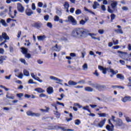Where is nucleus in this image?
<instances>
[{
    "label": "nucleus",
    "mask_w": 131,
    "mask_h": 131,
    "mask_svg": "<svg viewBox=\"0 0 131 131\" xmlns=\"http://www.w3.org/2000/svg\"><path fill=\"white\" fill-rule=\"evenodd\" d=\"M23 72H24V75H25L26 76H29L30 74H29V72L28 71L25 69L24 70Z\"/></svg>",
    "instance_id": "nucleus-31"
},
{
    "label": "nucleus",
    "mask_w": 131,
    "mask_h": 131,
    "mask_svg": "<svg viewBox=\"0 0 131 131\" xmlns=\"http://www.w3.org/2000/svg\"><path fill=\"white\" fill-rule=\"evenodd\" d=\"M115 17H116L115 14H112L111 15V20H114V19H115Z\"/></svg>",
    "instance_id": "nucleus-58"
},
{
    "label": "nucleus",
    "mask_w": 131,
    "mask_h": 131,
    "mask_svg": "<svg viewBox=\"0 0 131 131\" xmlns=\"http://www.w3.org/2000/svg\"><path fill=\"white\" fill-rule=\"evenodd\" d=\"M17 77H18V78H20V79L23 78V74H22V73H20L19 74V75L18 76H17Z\"/></svg>",
    "instance_id": "nucleus-62"
},
{
    "label": "nucleus",
    "mask_w": 131,
    "mask_h": 131,
    "mask_svg": "<svg viewBox=\"0 0 131 131\" xmlns=\"http://www.w3.org/2000/svg\"><path fill=\"white\" fill-rule=\"evenodd\" d=\"M35 80H37V81H39V82H42V80H41L39 77H37L36 76V77H35V78L34 79Z\"/></svg>",
    "instance_id": "nucleus-40"
},
{
    "label": "nucleus",
    "mask_w": 131,
    "mask_h": 131,
    "mask_svg": "<svg viewBox=\"0 0 131 131\" xmlns=\"http://www.w3.org/2000/svg\"><path fill=\"white\" fill-rule=\"evenodd\" d=\"M100 5L99 4V3H98V2H94V4L93 5V8L94 9H97V8H98V6H99Z\"/></svg>",
    "instance_id": "nucleus-27"
},
{
    "label": "nucleus",
    "mask_w": 131,
    "mask_h": 131,
    "mask_svg": "<svg viewBox=\"0 0 131 131\" xmlns=\"http://www.w3.org/2000/svg\"><path fill=\"white\" fill-rule=\"evenodd\" d=\"M86 33V30L82 28H75L72 31L71 36L74 38H81Z\"/></svg>",
    "instance_id": "nucleus-1"
},
{
    "label": "nucleus",
    "mask_w": 131,
    "mask_h": 131,
    "mask_svg": "<svg viewBox=\"0 0 131 131\" xmlns=\"http://www.w3.org/2000/svg\"><path fill=\"white\" fill-rule=\"evenodd\" d=\"M114 100H115V98H113L112 100V97H110L106 98V102H112V101H114Z\"/></svg>",
    "instance_id": "nucleus-36"
},
{
    "label": "nucleus",
    "mask_w": 131,
    "mask_h": 131,
    "mask_svg": "<svg viewBox=\"0 0 131 131\" xmlns=\"http://www.w3.org/2000/svg\"><path fill=\"white\" fill-rule=\"evenodd\" d=\"M90 36H91L92 38H93L94 39H97V38H96L95 36H96V34L95 33H89L88 34Z\"/></svg>",
    "instance_id": "nucleus-34"
},
{
    "label": "nucleus",
    "mask_w": 131,
    "mask_h": 131,
    "mask_svg": "<svg viewBox=\"0 0 131 131\" xmlns=\"http://www.w3.org/2000/svg\"><path fill=\"white\" fill-rule=\"evenodd\" d=\"M47 92L48 94H49V95H51L53 94V93H54V90H53V87L52 86L49 87L47 90Z\"/></svg>",
    "instance_id": "nucleus-17"
},
{
    "label": "nucleus",
    "mask_w": 131,
    "mask_h": 131,
    "mask_svg": "<svg viewBox=\"0 0 131 131\" xmlns=\"http://www.w3.org/2000/svg\"><path fill=\"white\" fill-rule=\"evenodd\" d=\"M49 110H50V108L49 107H47L46 110L42 108L40 109V111H41L42 112H49Z\"/></svg>",
    "instance_id": "nucleus-39"
},
{
    "label": "nucleus",
    "mask_w": 131,
    "mask_h": 131,
    "mask_svg": "<svg viewBox=\"0 0 131 131\" xmlns=\"http://www.w3.org/2000/svg\"><path fill=\"white\" fill-rule=\"evenodd\" d=\"M7 56H1V57H0V59H1V60H2V61H3V62H4V61H5V60H6V59H7Z\"/></svg>",
    "instance_id": "nucleus-45"
},
{
    "label": "nucleus",
    "mask_w": 131,
    "mask_h": 131,
    "mask_svg": "<svg viewBox=\"0 0 131 131\" xmlns=\"http://www.w3.org/2000/svg\"><path fill=\"white\" fill-rule=\"evenodd\" d=\"M68 84L69 85H76V84H77V82L73 80H70L68 82Z\"/></svg>",
    "instance_id": "nucleus-20"
},
{
    "label": "nucleus",
    "mask_w": 131,
    "mask_h": 131,
    "mask_svg": "<svg viewBox=\"0 0 131 131\" xmlns=\"http://www.w3.org/2000/svg\"><path fill=\"white\" fill-rule=\"evenodd\" d=\"M122 101L124 103H126V102H127V101H129V102H130L131 97L130 96H125L122 99Z\"/></svg>",
    "instance_id": "nucleus-13"
},
{
    "label": "nucleus",
    "mask_w": 131,
    "mask_h": 131,
    "mask_svg": "<svg viewBox=\"0 0 131 131\" xmlns=\"http://www.w3.org/2000/svg\"><path fill=\"white\" fill-rule=\"evenodd\" d=\"M46 38V37L45 36H38L37 39L38 40H43Z\"/></svg>",
    "instance_id": "nucleus-29"
},
{
    "label": "nucleus",
    "mask_w": 131,
    "mask_h": 131,
    "mask_svg": "<svg viewBox=\"0 0 131 131\" xmlns=\"http://www.w3.org/2000/svg\"><path fill=\"white\" fill-rule=\"evenodd\" d=\"M90 55H91V56H94V57H96V55L95 54L94 52L92 51H90Z\"/></svg>",
    "instance_id": "nucleus-64"
},
{
    "label": "nucleus",
    "mask_w": 131,
    "mask_h": 131,
    "mask_svg": "<svg viewBox=\"0 0 131 131\" xmlns=\"http://www.w3.org/2000/svg\"><path fill=\"white\" fill-rule=\"evenodd\" d=\"M55 115H56V117H57V118H60V113H59V112H56L54 113Z\"/></svg>",
    "instance_id": "nucleus-49"
},
{
    "label": "nucleus",
    "mask_w": 131,
    "mask_h": 131,
    "mask_svg": "<svg viewBox=\"0 0 131 131\" xmlns=\"http://www.w3.org/2000/svg\"><path fill=\"white\" fill-rule=\"evenodd\" d=\"M0 22L4 27H8V25L7 24V23H6L5 19H1Z\"/></svg>",
    "instance_id": "nucleus-23"
},
{
    "label": "nucleus",
    "mask_w": 131,
    "mask_h": 131,
    "mask_svg": "<svg viewBox=\"0 0 131 131\" xmlns=\"http://www.w3.org/2000/svg\"><path fill=\"white\" fill-rule=\"evenodd\" d=\"M9 50H10V53H13V52H14V48H13V47L10 46Z\"/></svg>",
    "instance_id": "nucleus-59"
},
{
    "label": "nucleus",
    "mask_w": 131,
    "mask_h": 131,
    "mask_svg": "<svg viewBox=\"0 0 131 131\" xmlns=\"http://www.w3.org/2000/svg\"><path fill=\"white\" fill-rule=\"evenodd\" d=\"M4 39H5V40L2 43H1L0 44V46H3V45H5V43H6V42L7 41V40H9L10 38L9 37V36H8V35H7L6 33H3L2 35H0V41H3Z\"/></svg>",
    "instance_id": "nucleus-3"
},
{
    "label": "nucleus",
    "mask_w": 131,
    "mask_h": 131,
    "mask_svg": "<svg viewBox=\"0 0 131 131\" xmlns=\"http://www.w3.org/2000/svg\"><path fill=\"white\" fill-rule=\"evenodd\" d=\"M52 50L53 52H59V51H61V47L56 44L55 46L52 47Z\"/></svg>",
    "instance_id": "nucleus-9"
},
{
    "label": "nucleus",
    "mask_w": 131,
    "mask_h": 131,
    "mask_svg": "<svg viewBox=\"0 0 131 131\" xmlns=\"http://www.w3.org/2000/svg\"><path fill=\"white\" fill-rule=\"evenodd\" d=\"M59 20H60V17H59V16L56 15L54 17V21H55V22H58V21H59Z\"/></svg>",
    "instance_id": "nucleus-48"
},
{
    "label": "nucleus",
    "mask_w": 131,
    "mask_h": 131,
    "mask_svg": "<svg viewBox=\"0 0 131 131\" xmlns=\"http://www.w3.org/2000/svg\"><path fill=\"white\" fill-rule=\"evenodd\" d=\"M27 115H28V116H32V117H34V116H35L36 117H38L40 115V114L35 113L31 111H28L27 112Z\"/></svg>",
    "instance_id": "nucleus-5"
},
{
    "label": "nucleus",
    "mask_w": 131,
    "mask_h": 131,
    "mask_svg": "<svg viewBox=\"0 0 131 131\" xmlns=\"http://www.w3.org/2000/svg\"><path fill=\"white\" fill-rule=\"evenodd\" d=\"M50 79H52V80H54L56 82V83H60V82H63V80L60 79L54 76H51L50 77Z\"/></svg>",
    "instance_id": "nucleus-7"
},
{
    "label": "nucleus",
    "mask_w": 131,
    "mask_h": 131,
    "mask_svg": "<svg viewBox=\"0 0 131 131\" xmlns=\"http://www.w3.org/2000/svg\"><path fill=\"white\" fill-rule=\"evenodd\" d=\"M125 120L127 122H131V119L128 117L125 116Z\"/></svg>",
    "instance_id": "nucleus-43"
},
{
    "label": "nucleus",
    "mask_w": 131,
    "mask_h": 131,
    "mask_svg": "<svg viewBox=\"0 0 131 131\" xmlns=\"http://www.w3.org/2000/svg\"><path fill=\"white\" fill-rule=\"evenodd\" d=\"M101 10L104 11H106V6H105V5H102Z\"/></svg>",
    "instance_id": "nucleus-60"
},
{
    "label": "nucleus",
    "mask_w": 131,
    "mask_h": 131,
    "mask_svg": "<svg viewBox=\"0 0 131 131\" xmlns=\"http://www.w3.org/2000/svg\"><path fill=\"white\" fill-rule=\"evenodd\" d=\"M122 10H123V11H127L128 10V8L126 6H123L122 7Z\"/></svg>",
    "instance_id": "nucleus-54"
},
{
    "label": "nucleus",
    "mask_w": 131,
    "mask_h": 131,
    "mask_svg": "<svg viewBox=\"0 0 131 131\" xmlns=\"http://www.w3.org/2000/svg\"><path fill=\"white\" fill-rule=\"evenodd\" d=\"M82 109L83 110H86L87 111H88V112H89V113H91V110H90L89 105L83 107Z\"/></svg>",
    "instance_id": "nucleus-32"
},
{
    "label": "nucleus",
    "mask_w": 131,
    "mask_h": 131,
    "mask_svg": "<svg viewBox=\"0 0 131 131\" xmlns=\"http://www.w3.org/2000/svg\"><path fill=\"white\" fill-rule=\"evenodd\" d=\"M117 78H118L119 79H121V80H124V76L121 74H118L117 75Z\"/></svg>",
    "instance_id": "nucleus-19"
},
{
    "label": "nucleus",
    "mask_w": 131,
    "mask_h": 131,
    "mask_svg": "<svg viewBox=\"0 0 131 131\" xmlns=\"http://www.w3.org/2000/svg\"><path fill=\"white\" fill-rule=\"evenodd\" d=\"M106 119H104V120L101 121L98 124V126L99 127H103L104 126V124H105V123L106 122Z\"/></svg>",
    "instance_id": "nucleus-18"
},
{
    "label": "nucleus",
    "mask_w": 131,
    "mask_h": 131,
    "mask_svg": "<svg viewBox=\"0 0 131 131\" xmlns=\"http://www.w3.org/2000/svg\"><path fill=\"white\" fill-rule=\"evenodd\" d=\"M80 120L79 119H77L75 120V124L76 125H79L80 124Z\"/></svg>",
    "instance_id": "nucleus-38"
},
{
    "label": "nucleus",
    "mask_w": 131,
    "mask_h": 131,
    "mask_svg": "<svg viewBox=\"0 0 131 131\" xmlns=\"http://www.w3.org/2000/svg\"><path fill=\"white\" fill-rule=\"evenodd\" d=\"M88 84L89 85H91V86H93V88H95V86H96V84H95L94 83H93L92 81H89L88 82Z\"/></svg>",
    "instance_id": "nucleus-37"
},
{
    "label": "nucleus",
    "mask_w": 131,
    "mask_h": 131,
    "mask_svg": "<svg viewBox=\"0 0 131 131\" xmlns=\"http://www.w3.org/2000/svg\"><path fill=\"white\" fill-rule=\"evenodd\" d=\"M111 6L112 7V9H111V8H110V7L108 6L107 12H108V13H111V14H112L113 13H114V10H115V9H117L118 2L115 1H111Z\"/></svg>",
    "instance_id": "nucleus-2"
},
{
    "label": "nucleus",
    "mask_w": 131,
    "mask_h": 131,
    "mask_svg": "<svg viewBox=\"0 0 131 131\" xmlns=\"http://www.w3.org/2000/svg\"><path fill=\"white\" fill-rule=\"evenodd\" d=\"M32 27H34L35 28H37V29H39V28H41V26H42V24L41 23H35L33 24H32Z\"/></svg>",
    "instance_id": "nucleus-8"
},
{
    "label": "nucleus",
    "mask_w": 131,
    "mask_h": 131,
    "mask_svg": "<svg viewBox=\"0 0 131 131\" xmlns=\"http://www.w3.org/2000/svg\"><path fill=\"white\" fill-rule=\"evenodd\" d=\"M58 128H60V129H61V130H63V131H73V129H66L65 128V127H60V126H58Z\"/></svg>",
    "instance_id": "nucleus-24"
},
{
    "label": "nucleus",
    "mask_w": 131,
    "mask_h": 131,
    "mask_svg": "<svg viewBox=\"0 0 131 131\" xmlns=\"http://www.w3.org/2000/svg\"><path fill=\"white\" fill-rule=\"evenodd\" d=\"M84 11L85 12H88V13H90V14H93V15H95V14L94 13V12L92 11L91 10H90L89 9H88L86 7L84 8Z\"/></svg>",
    "instance_id": "nucleus-30"
},
{
    "label": "nucleus",
    "mask_w": 131,
    "mask_h": 131,
    "mask_svg": "<svg viewBox=\"0 0 131 131\" xmlns=\"http://www.w3.org/2000/svg\"><path fill=\"white\" fill-rule=\"evenodd\" d=\"M63 6L64 7L65 10H66L67 13H69V10L68 9L69 8V7H70V6L69 5V3H68V2H65Z\"/></svg>",
    "instance_id": "nucleus-16"
},
{
    "label": "nucleus",
    "mask_w": 131,
    "mask_h": 131,
    "mask_svg": "<svg viewBox=\"0 0 131 131\" xmlns=\"http://www.w3.org/2000/svg\"><path fill=\"white\" fill-rule=\"evenodd\" d=\"M56 13L57 14V15H59V16H61L62 12H61V11L57 10L56 11Z\"/></svg>",
    "instance_id": "nucleus-61"
},
{
    "label": "nucleus",
    "mask_w": 131,
    "mask_h": 131,
    "mask_svg": "<svg viewBox=\"0 0 131 131\" xmlns=\"http://www.w3.org/2000/svg\"><path fill=\"white\" fill-rule=\"evenodd\" d=\"M106 128L108 131H114V125L112 124V125H106Z\"/></svg>",
    "instance_id": "nucleus-14"
},
{
    "label": "nucleus",
    "mask_w": 131,
    "mask_h": 131,
    "mask_svg": "<svg viewBox=\"0 0 131 131\" xmlns=\"http://www.w3.org/2000/svg\"><path fill=\"white\" fill-rule=\"evenodd\" d=\"M0 54L4 55L5 54V50L3 48H0Z\"/></svg>",
    "instance_id": "nucleus-53"
},
{
    "label": "nucleus",
    "mask_w": 131,
    "mask_h": 131,
    "mask_svg": "<svg viewBox=\"0 0 131 131\" xmlns=\"http://www.w3.org/2000/svg\"><path fill=\"white\" fill-rule=\"evenodd\" d=\"M16 96L17 97H18V98H22V97L23 96V93L17 94Z\"/></svg>",
    "instance_id": "nucleus-56"
},
{
    "label": "nucleus",
    "mask_w": 131,
    "mask_h": 131,
    "mask_svg": "<svg viewBox=\"0 0 131 131\" xmlns=\"http://www.w3.org/2000/svg\"><path fill=\"white\" fill-rule=\"evenodd\" d=\"M17 9L20 13H23L25 11V8L24 7L23 5L21 3L17 4Z\"/></svg>",
    "instance_id": "nucleus-6"
},
{
    "label": "nucleus",
    "mask_w": 131,
    "mask_h": 131,
    "mask_svg": "<svg viewBox=\"0 0 131 131\" xmlns=\"http://www.w3.org/2000/svg\"><path fill=\"white\" fill-rule=\"evenodd\" d=\"M86 92H94V89L90 86H87L84 88Z\"/></svg>",
    "instance_id": "nucleus-21"
},
{
    "label": "nucleus",
    "mask_w": 131,
    "mask_h": 131,
    "mask_svg": "<svg viewBox=\"0 0 131 131\" xmlns=\"http://www.w3.org/2000/svg\"><path fill=\"white\" fill-rule=\"evenodd\" d=\"M98 115H99V117H106V116H108L109 115L106 113H100L98 114Z\"/></svg>",
    "instance_id": "nucleus-26"
},
{
    "label": "nucleus",
    "mask_w": 131,
    "mask_h": 131,
    "mask_svg": "<svg viewBox=\"0 0 131 131\" xmlns=\"http://www.w3.org/2000/svg\"><path fill=\"white\" fill-rule=\"evenodd\" d=\"M21 52L24 55H25V54H27L28 53V51L27 50V49L25 48H21Z\"/></svg>",
    "instance_id": "nucleus-25"
},
{
    "label": "nucleus",
    "mask_w": 131,
    "mask_h": 131,
    "mask_svg": "<svg viewBox=\"0 0 131 131\" xmlns=\"http://www.w3.org/2000/svg\"><path fill=\"white\" fill-rule=\"evenodd\" d=\"M96 90H98V91H103L104 89H105L106 86L104 85H95Z\"/></svg>",
    "instance_id": "nucleus-11"
},
{
    "label": "nucleus",
    "mask_w": 131,
    "mask_h": 131,
    "mask_svg": "<svg viewBox=\"0 0 131 131\" xmlns=\"http://www.w3.org/2000/svg\"><path fill=\"white\" fill-rule=\"evenodd\" d=\"M98 69L102 71V73H103V74H106L107 73V72H106L107 69H106V68L101 66H98Z\"/></svg>",
    "instance_id": "nucleus-15"
},
{
    "label": "nucleus",
    "mask_w": 131,
    "mask_h": 131,
    "mask_svg": "<svg viewBox=\"0 0 131 131\" xmlns=\"http://www.w3.org/2000/svg\"><path fill=\"white\" fill-rule=\"evenodd\" d=\"M26 14L27 16H30L32 14H33V11L30 8H27L26 10Z\"/></svg>",
    "instance_id": "nucleus-12"
},
{
    "label": "nucleus",
    "mask_w": 131,
    "mask_h": 131,
    "mask_svg": "<svg viewBox=\"0 0 131 131\" xmlns=\"http://www.w3.org/2000/svg\"><path fill=\"white\" fill-rule=\"evenodd\" d=\"M110 72H111L113 75H115V74H117V73H118V71H115L113 69H111Z\"/></svg>",
    "instance_id": "nucleus-35"
},
{
    "label": "nucleus",
    "mask_w": 131,
    "mask_h": 131,
    "mask_svg": "<svg viewBox=\"0 0 131 131\" xmlns=\"http://www.w3.org/2000/svg\"><path fill=\"white\" fill-rule=\"evenodd\" d=\"M68 22L72 23V25H77V21L75 20V18L73 16L70 15L68 17Z\"/></svg>",
    "instance_id": "nucleus-4"
},
{
    "label": "nucleus",
    "mask_w": 131,
    "mask_h": 131,
    "mask_svg": "<svg viewBox=\"0 0 131 131\" xmlns=\"http://www.w3.org/2000/svg\"><path fill=\"white\" fill-rule=\"evenodd\" d=\"M88 64L87 63H84L83 66H82V69L83 70H84V71H86V70H88Z\"/></svg>",
    "instance_id": "nucleus-33"
},
{
    "label": "nucleus",
    "mask_w": 131,
    "mask_h": 131,
    "mask_svg": "<svg viewBox=\"0 0 131 131\" xmlns=\"http://www.w3.org/2000/svg\"><path fill=\"white\" fill-rule=\"evenodd\" d=\"M76 15H79V14H81V10L80 9H77L75 12Z\"/></svg>",
    "instance_id": "nucleus-47"
},
{
    "label": "nucleus",
    "mask_w": 131,
    "mask_h": 131,
    "mask_svg": "<svg viewBox=\"0 0 131 131\" xmlns=\"http://www.w3.org/2000/svg\"><path fill=\"white\" fill-rule=\"evenodd\" d=\"M25 57L26 58H28V59H30V58H31V55L29 53H26L25 54Z\"/></svg>",
    "instance_id": "nucleus-42"
},
{
    "label": "nucleus",
    "mask_w": 131,
    "mask_h": 131,
    "mask_svg": "<svg viewBox=\"0 0 131 131\" xmlns=\"http://www.w3.org/2000/svg\"><path fill=\"white\" fill-rule=\"evenodd\" d=\"M74 106H77L78 108H82V105L79 104V103H75L74 104Z\"/></svg>",
    "instance_id": "nucleus-46"
},
{
    "label": "nucleus",
    "mask_w": 131,
    "mask_h": 131,
    "mask_svg": "<svg viewBox=\"0 0 131 131\" xmlns=\"http://www.w3.org/2000/svg\"><path fill=\"white\" fill-rule=\"evenodd\" d=\"M116 123L118 126H122L123 125V122L121 119L117 118Z\"/></svg>",
    "instance_id": "nucleus-10"
},
{
    "label": "nucleus",
    "mask_w": 131,
    "mask_h": 131,
    "mask_svg": "<svg viewBox=\"0 0 131 131\" xmlns=\"http://www.w3.org/2000/svg\"><path fill=\"white\" fill-rule=\"evenodd\" d=\"M37 63H38V64H39L40 65L43 63V61H42V60L40 59H38L37 60Z\"/></svg>",
    "instance_id": "nucleus-55"
},
{
    "label": "nucleus",
    "mask_w": 131,
    "mask_h": 131,
    "mask_svg": "<svg viewBox=\"0 0 131 131\" xmlns=\"http://www.w3.org/2000/svg\"><path fill=\"white\" fill-rule=\"evenodd\" d=\"M114 39H115V38H113V42H114V44L115 45V46H116V45H118V43H119L118 40H116L115 41H114Z\"/></svg>",
    "instance_id": "nucleus-51"
},
{
    "label": "nucleus",
    "mask_w": 131,
    "mask_h": 131,
    "mask_svg": "<svg viewBox=\"0 0 131 131\" xmlns=\"http://www.w3.org/2000/svg\"><path fill=\"white\" fill-rule=\"evenodd\" d=\"M19 61L21 62V63H23L25 65H26V60H25L24 58H20Z\"/></svg>",
    "instance_id": "nucleus-41"
},
{
    "label": "nucleus",
    "mask_w": 131,
    "mask_h": 131,
    "mask_svg": "<svg viewBox=\"0 0 131 131\" xmlns=\"http://www.w3.org/2000/svg\"><path fill=\"white\" fill-rule=\"evenodd\" d=\"M86 23V21H84L83 19H82L80 21V24H81V25H84Z\"/></svg>",
    "instance_id": "nucleus-52"
},
{
    "label": "nucleus",
    "mask_w": 131,
    "mask_h": 131,
    "mask_svg": "<svg viewBox=\"0 0 131 131\" xmlns=\"http://www.w3.org/2000/svg\"><path fill=\"white\" fill-rule=\"evenodd\" d=\"M77 83H78L79 84H80V83H82V84H84V83H85V80H81L79 81Z\"/></svg>",
    "instance_id": "nucleus-44"
},
{
    "label": "nucleus",
    "mask_w": 131,
    "mask_h": 131,
    "mask_svg": "<svg viewBox=\"0 0 131 131\" xmlns=\"http://www.w3.org/2000/svg\"><path fill=\"white\" fill-rule=\"evenodd\" d=\"M70 56L71 57H76V54H75L74 53H70Z\"/></svg>",
    "instance_id": "nucleus-63"
},
{
    "label": "nucleus",
    "mask_w": 131,
    "mask_h": 131,
    "mask_svg": "<svg viewBox=\"0 0 131 131\" xmlns=\"http://www.w3.org/2000/svg\"><path fill=\"white\" fill-rule=\"evenodd\" d=\"M115 32H116V33H120L121 34H123V31H122V30L121 29H118L117 30H115Z\"/></svg>",
    "instance_id": "nucleus-28"
},
{
    "label": "nucleus",
    "mask_w": 131,
    "mask_h": 131,
    "mask_svg": "<svg viewBox=\"0 0 131 131\" xmlns=\"http://www.w3.org/2000/svg\"><path fill=\"white\" fill-rule=\"evenodd\" d=\"M47 27H49V28H53V25H52V23H48Z\"/></svg>",
    "instance_id": "nucleus-50"
},
{
    "label": "nucleus",
    "mask_w": 131,
    "mask_h": 131,
    "mask_svg": "<svg viewBox=\"0 0 131 131\" xmlns=\"http://www.w3.org/2000/svg\"><path fill=\"white\" fill-rule=\"evenodd\" d=\"M34 91L37 92V93H45V90H42L41 88H36Z\"/></svg>",
    "instance_id": "nucleus-22"
},
{
    "label": "nucleus",
    "mask_w": 131,
    "mask_h": 131,
    "mask_svg": "<svg viewBox=\"0 0 131 131\" xmlns=\"http://www.w3.org/2000/svg\"><path fill=\"white\" fill-rule=\"evenodd\" d=\"M98 33L100 34H104V30L100 29L98 30Z\"/></svg>",
    "instance_id": "nucleus-57"
}]
</instances>
